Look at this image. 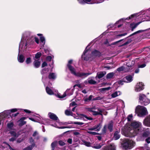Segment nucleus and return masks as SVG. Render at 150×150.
Here are the masks:
<instances>
[{
  "label": "nucleus",
  "mask_w": 150,
  "mask_h": 150,
  "mask_svg": "<svg viewBox=\"0 0 150 150\" xmlns=\"http://www.w3.org/2000/svg\"><path fill=\"white\" fill-rule=\"evenodd\" d=\"M102 150H116V146L114 144H111L108 146L103 147Z\"/></svg>",
  "instance_id": "nucleus-12"
},
{
  "label": "nucleus",
  "mask_w": 150,
  "mask_h": 150,
  "mask_svg": "<svg viewBox=\"0 0 150 150\" xmlns=\"http://www.w3.org/2000/svg\"><path fill=\"white\" fill-rule=\"evenodd\" d=\"M18 122H19V125L20 126H22L26 123L25 121H23L21 120H19Z\"/></svg>",
  "instance_id": "nucleus-39"
},
{
  "label": "nucleus",
  "mask_w": 150,
  "mask_h": 150,
  "mask_svg": "<svg viewBox=\"0 0 150 150\" xmlns=\"http://www.w3.org/2000/svg\"><path fill=\"white\" fill-rule=\"evenodd\" d=\"M49 117L51 119L54 120H57L58 118L57 116L54 113L49 112L48 114Z\"/></svg>",
  "instance_id": "nucleus-16"
},
{
  "label": "nucleus",
  "mask_w": 150,
  "mask_h": 150,
  "mask_svg": "<svg viewBox=\"0 0 150 150\" xmlns=\"http://www.w3.org/2000/svg\"><path fill=\"white\" fill-rule=\"evenodd\" d=\"M19 109H18V110H19ZM18 110V109H17L16 108H14V109H12L11 110H8L9 111H11V112H15L17 111Z\"/></svg>",
  "instance_id": "nucleus-50"
},
{
  "label": "nucleus",
  "mask_w": 150,
  "mask_h": 150,
  "mask_svg": "<svg viewBox=\"0 0 150 150\" xmlns=\"http://www.w3.org/2000/svg\"><path fill=\"white\" fill-rule=\"evenodd\" d=\"M25 59V58L23 55H18V61L21 63H23Z\"/></svg>",
  "instance_id": "nucleus-21"
},
{
  "label": "nucleus",
  "mask_w": 150,
  "mask_h": 150,
  "mask_svg": "<svg viewBox=\"0 0 150 150\" xmlns=\"http://www.w3.org/2000/svg\"><path fill=\"white\" fill-rule=\"evenodd\" d=\"M122 41V40H120L118 41H116V42L113 43L112 45L117 44V45L119 47H120L122 46V44L121 42Z\"/></svg>",
  "instance_id": "nucleus-29"
},
{
  "label": "nucleus",
  "mask_w": 150,
  "mask_h": 150,
  "mask_svg": "<svg viewBox=\"0 0 150 150\" xmlns=\"http://www.w3.org/2000/svg\"><path fill=\"white\" fill-rule=\"evenodd\" d=\"M65 114L67 115H71L72 116L73 113L70 111L66 110L65 111Z\"/></svg>",
  "instance_id": "nucleus-34"
},
{
  "label": "nucleus",
  "mask_w": 150,
  "mask_h": 150,
  "mask_svg": "<svg viewBox=\"0 0 150 150\" xmlns=\"http://www.w3.org/2000/svg\"><path fill=\"white\" fill-rule=\"evenodd\" d=\"M109 89V88H103L100 89V90L103 91H104L106 90H108Z\"/></svg>",
  "instance_id": "nucleus-60"
},
{
  "label": "nucleus",
  "mask_w": 150,
  "mask_h": 150,
  "mask_svg": "<svg viewBox=\"0 0 150 150\" xmlns=\"http://www.w3.org/2000/svg\"><path fill=\"white\" fill-rule=\"evenodd\" d=\"M140 15V14L139 13L133 14L131 15L128 18H127L126 19L125 18H122V21L124 20H129V19H132L135 17H137Z\"/></svg>",
  "instance_id": "nucleus-20"
},
{
  "label": "nucleus",
  "mask_w": 150,
  "mask_h": 150,
  "mask_svg": "<svg viewBox=\"0 0 150 150\" xmlns=\"http://www.w3.org/2000/svg\"><path fill=\"white\" fill-rule=\"evenodd\" d=\"M34 64L35 67L38 68L40 65V62L38 60H35L34 62Z\"/></svg>",
  "instance_id": "nucleus-28"
},
{
  "label": "nucleus",
  "mask_w": 150,
  "mask_h": 150,
  "mask_svg": "<svg viewBox=\"0 0 150 150\" xmlns=\"http://www.w3.org/2000/svg\"><path fill=\"white\" fill-rule=\"evenodd\" d=\"M142 22H139L137 23H132L130 24V27L131 28L132 31H133Z\"/></svg>",
  "instance_id": "nucleus-18"
},
{
  "label": "nucleus",
  "mask_w": 150,
  "mask_h": 150,
  "mask_svg": "<svg viewBox=\"0 0 150 150\" xmlns=\"http://www.w3.org/2000/svg\"><path fill=\"white\" fill-rule=\"evenodd\" d=\"M38 134V132H35L33 134V137H35Z\"/></svg>",
  "instance_id": "nucleus-61"
},
{
  "label": "nucleus",
  "mask_w": 150,
  "mask_h": 150,
  "mask_svg": "<svg viewBox=\"0 0 150 150\" xmlns=\"http://www.w3.org/2000/svg\"><path fill=\"white\" fill-rule=\"evenodd\" d=\"M40 40L41 42L42 43V45L43 46L45 44V38L44 37L41 36L40 37Z\"/></svg>",
  "instance_id": "nucleus-38"
},
{
  "label": "nucleus",
  "mask_w": 150,
  "mask_h": 150,
  "mask_svg": "<svg viewBox=\"0 0 150 150\" xmlns=\"http://www.w3.org/2000/svg\"><path fill=\"white\" fill-rule=\"evenodd\" d=\"M139 100L141 103L146 105L150 103V100L146 98L143 94H140L139 95Z\"/></svg>",
  "instance_id": "nucleus-7"
},
{
  "label": "nucleus",
  "mask_w": 150,
  "mask_h": 150,
  "mask_svg": "<svg viewBox=\"0 0 150 150\" xmlns=\"http://www.w3.org/2000/svg\"><path fill=\"white\" fill-rule=\"evenodd\" d=\"M118 131L115 132L114 134V136L113 138L115 140L118 139L120 137V136L118 134Z\"/></svg>",
  "instance_id": "nucleus-22"
},
{
  "label": "nucleus",
  "mask_w": 150,
  "mask_h": 150,
  "mask_svg": "<svg viewBox=\"0 0 150 150\" xmlns=\"http://www.w3.org/2000/svg\"><path fill=\"white\" fill-rule=\"evenodd\" d=\"M93 97V96L92 95H90L88 97V100H91L92 99V98Z\"/></svg>",
  "instance_id": "nucleus-64"
},
{
  "label": "nucleus",
  "mask_w": 150,
  "mask_h": 150,
  "mask_svg": "<svg viewBox=\"0 0 150 150\" xmlns=\"http://www.w3.org/2000/svg\"><path fill=\"white\" fill-rule=\"evenodd\" d=\"M26 62L27 64H28L31 62V59L30 57H28L27 58Z\"/></svg>",
  "instance_id": "nucleus-44"
},
{
  "label": "nucleus",
  "mask_w": 150,
  "mask_h": 150,
  "mask_svg": "<svg viewBox=\"0 0 150 150\" xmlns=\"http://www.w3.org/2000/svg\"><path fill=\"white\" fill-rule=\"evenodd\" d=\"M102 99V98L100 97H98L93 98V100H100Z\"/></svg>",
  "instance_id": "nucleus-49"
},
{
  "label": "nucleus",
  "mask_w": 150,
  "mask_h": 150,
  "mask_svg": "<svg viewBox=\"0 0 150 150\" xmlns=\"http://www.w3.org/2000/svg\"><path fill=\"white\" fill-rule=\"evenodd\" d=\"M132 115L130 114L127 117V120L128 121H130L132 118Z\"/></svg>",
  "instance_id": "nucleus-45"
},
{
  "label": "nucleus",
  "mask_w": 150,
  "mask_h": 150,
  "mask_svg": "<svg viewBox=\"0 0 150 150\" xmlns=\"http://www.w3.org/2000/svg\"><path fill=\"white\" fill-rule=\"evenodd\" d=\"M13 126V124L12 122L9 123L7 125V127L10 129H12Z\"/></svg>",
  "instance_id": "nucleus-31"
},
{
  "label": "nucleus",
  "mask_w": 150,
  "mask_h": 150,
  "mask_svg": "<svg viewBox=\"0 0 150 150\" xmlns=\"http://www.w3.org/2000/svg\"><path fill=\"white\" fill-rule=\"evenodd\" d=\"M82 143L84 145L87 146H91V143L90 142H87L84 140H82Z\"/></svg>",
  "instance_id": "nucleus-33"
},
{
  "label": "nucleus",
  "mask_w": 150,
  "mask_h": 150,
  "mask_svg": "<svg viewBox=\"0 0 150 150\" xmlns=\"http://www.w3.org/2000/svg\"><path fill=\"white\" fill-rule=\"evenodd\" d=\"M103 144H99L98 145L96 146H93V147L95 149H100L101 146L103 145Z\"/></svg>",
  "instance_id": "nucleus-40"
},
{
  "label": "nucleus",
  "mask_w": 150,
  "mask_h": 150,
  "mask_svg": "<svg viewBox=\"0 0 150 150\" xmlns=\"http://www.w3.org/2000/svg\"><path fill=\"white\" fill-rule=\"evenodd\" d=\"M57 141H54L51 144V146L52 148V150H54V148L56 147L57 144Z\"/></svg>",
  "instance_id": "nucleus-32"
},
{
  "label": "nucleus",
  "mask_w": 150,
  "mask_h": 150,
  "mask_svg": "<svg viewBox=\"0 0 150 150\" xmlns=\"http://www.w3.org/2000/svg\"><path fill=\"white\" fill-rule=\"evenodd\" d=\"M45 71H46L45 72L46 73L48 71V69H46L45 68L43 69L42 70V74H43V73H45Z\"/></svg>",
  "instance_id": "nucleus-55"
},
{
  "label": "nucleus",
  "mask_w": 150,
  "mask_h": 150,
  "mask_svg": "<svg viewBox=\"0 0 150 150\" xmlns=\"http://www.w3.org/2000/svg\"><path fill=\"white\" fill-rule=\"evenodd\" d=\"M114 73L113 72L110 73L107 75L106 78L107 79H110L112 78L114 76Z\"/></svg>",
  "instance_id": "nucleus-30"
},
{
  "label": "nucleus",
  "mask_w": 150,
  "mask_h": 150,
  "mask_svg": "<svg viewBox=\"0 0 150 150\" xmlns=\"http://www.w3.org/2000/svg\"><path fill=\"white\" fill-rule=\"evenodd\" d=\"M86 109L88 111L91 112L94 116L99 115H102V110L99 108H96L95 106L92 107L86 108Z\"/></svg>",
  "instance_id": "nucleus-5"
},
{
  "label": "nucleus",
  "mask_w": 150,
  "mask_h": 150,
  "mask_svg": "<svg viewBox=\"0 0 150 150\" xmlns=\"http://www.w3.org/2000/svg\"><path fill=\"white\" fill-rule=\"evenodd\" d=\"M16 138L15 137H12L9 139V141L11 142H13L15 140Z\"/></svg>",
  "instance_id": "nucleus-53"
},
{
  "label": "nucleus",
  "mask_w": 150,
  "mask_h": 150,
  "mask_svg": "<svg viewBox=\"0 0 150 150\" xmlns=\"http://www.w3.org/2000/svg\"><path fill=\"white\" fill-rule=\"evenodd\" d=\"M59 143L60 145L63 146L65 145V143L62 141L60 140L59 141Z\"/></svg>",
  "instance_id": "nucleus-46"
},
{
  "label": "nucleus",
  "mask_w": 150,
  "mask_h": 150,
  "mask_svg": "<svg viewBox=\"0 0 150 150\" xmlns=\"http://www.w3.org/2000/svg\"><path fill=\"white\" fill-rule=\"evenodd\" d=\"M67 142L70 144L72 143V139H71L69 138L67 140Z\"/></svg>",
  "instance_id": "nucleus-56"
},
{
  "label": "nucleus",
  "mask_w": 150,
  "mask_h": 150,
  "mask_svg": "<svg viewBox=\"0 0 150 150\" xmlns=\"http://www.w3.org/2000/svg\"><path fill=\"white\" fill-rule=\"evenodd\" d=\"M41 55V53L40 52H38L36 54L35 56V58L36 59H38L39 58Z\"/></svg>",
  "instance_id": "nucleus-41"
},
{
  "label": "nucleus",
  "mask_w": 150,
  "mask_h": 150,
  "mask_svg": "<svg viewBox=\"0 0 150 150\" xmlns=\"http://www.w3.org/2000/svg\"><path fill=\"white\" fill-rule=\"evenodd\" d=\"M102 125L101 123H99L94 126L95 130L96 131H99Z\"/></svg>",
  "instance_id": "nucleus-24"
},
{
  "label": "nucleus",
  "mask_w": 150,
  "mask_h": 150,
  "mask_svg": "<svg viewBox=\"0 0 150 150\" xmlns=\"http://www.w3.org/2000/svg\"><path fill=\"white\" fill-rule=\"evenodd\" d=\"M76 103L75 102H73L72 103H71L70 104V106H74L76 105Z\"/></svg>",
  "instance_id": "nucleus-57"
},
{
  "label": "nucleus",
  "mask_w": 150,
  "mask_h": 150,
  "mask_svg": "<svg viewBox=\"0 0 150 150\" xmlns=\"http://www.w3.org/2000/svg\"><path fill=\"white\" fill-rule=\"evenodd\" d=\"M88 83L91 84H95L96 82L93 79H89L88 80Z\"/></svg>",
  "instance_id": "nucleus-37"
},
{
  "label": "nucleus",
  "mask_w": 150,
  "mask_h": 150,
  "mask_svg": "<svg viewBox=\"0 0 150 150\" xmlns=\"http://www.w3.org/2000/svg\"><path fill=\"white\" fill-rule=\"evenodd\" d=\"M135 142L132 140L125 139L122 142V147L125 150L131 149L135 146Z\"/></svg>",
  "instance_id": "nucleus-4"
},
{
  "label": "nucleus",
  "mask_w": 150,
  "mask_h": 150,
  "mask_svg": "<svg viewBox=\"0 0 150 150\" xmlns=\"http://www.w3.org/2000/svg\"><path fill=\"white\" fill-rule=\"evenodd\" d=\"M139 18L142 20V21H150V13L144 14L140 16Z\"/></svg>",
  "instance_id": "nucleus-10"
},
{
  "label": "nucleus",
  "mask_w": 150,
  "mask_h": 150,
  "mask_svg": "<svg viewBox=\"0 0 150 150\" xmlns=\"http://www.w3.org/2000/svg\"><path fill=\"white\" fill-rule=\"evenodd\" d=\"M70 90V89H67L66 91L64 92V94L62 96L59 93H58V91L56 90L53 89L52 90L48 87H46V90L47 93L50 95H52L54 94L55 92L57 93V96L59 98H63L67 96V95L70 96L73 94V92H71L70 93H68V92Z\"/></svg>",
  "instance_id": "nucleus-2"
},
{
  "label": "nucleus",
  "mask_w": 150,
  "mask_h": 150,
  "mask_svg": "<svg viewBox=\"0 0 150 150\" xmlns=\"http://www.w3.org/2000/svg\"><path fill=\"white\" fill-rule=\"evenodd\" d=\"M146 141L148 143H150V137L146 139Z\"/></svg>",
  "instance_id": "nucleus-58"
},
{
  "label": "nucleus",
  "mask_w": 150,
  "mask_h": 150,
  "mask_svg": "<svg viewBox=\"0 0 150 150\" xmlns=\"http://www.w3.org/2000/svg\"><path fill=\"white\" fill-rule=\"evenodd\" d=\"M79 3L81 4H92L91 0H78Z\"/></svg>",
  "instance_id": "nucleus-17"
},
{
  "label": "nucleus",
  "mask_w": 150,
  "mask_h": 150,
  "mask_svg": "<svg viewBox=\"0 0 150 150\" xmlns=\"http://www.w3.org/2000/svg\"><path fill=\"white\" fill-rule=\"evenodd\" d=\"M135 112L139 117H142L145 115L147 113L146 108L144 106H138L135 109Z\"/></svg>",
  "instance_id": "nucleus-6"
},
{
  "label": "nucleus",
  "mask_w": 150,
  "mask_h": 150,
  "mask_svg": "<svg viewBox=\"0 0 150 150\" xmlns=\"http://www.w3.org/2000/svg\"><path fill=\"white\" fill-rule=\"evenodd\" d=\"M24 111L26 113H30L31 112L30 111L28 110L24 109Z\"/></svg>",
  "instance_id": "nucleus-63"
},
{
  "label": "nucleus",
  "mask_w": 150,
  "mask_h": 150,
  "mask_svg": "<svg viewBox=\"0 0 150 150\" xmlns=\"http://www.w3.org/2000/svg\"><path fill=\"white\" fill-rule=\"evenodd\" d=\"M47 63L45 62H44L42 64V67H43L47 65Z\"/></svg>",
  "instance_id": "nucleus-54"
},
{
  "label": "nucleus",
  "mask_w": 150,
  "mask_h": 150,
  "mask_svg": "<svg viewBox=\"0 0 150 150\" xmlns=\"http://www.w3.org/2000/svg\"><path fill=\"white\" fill-rule=\"evenodd\" d=\"M79 115L80 117H81V116L85 118L88 120H92L93 119L92 117H88L86 115L84 114H80Z\"/></svg>",
  "instance_id": "nucleus-26"
},
{
  "label": "nucleus",
  "mask_w": 150,
  "mask_h": 150,
  "mask_svg": "<svg viewBox=\"0 0 150 150\" xmlns=\"http://www.w3.org/2000/svg\"><path fill=\"white\" fill-rule=\"evenodd\" d=\"M74 134L76 135H80V133L78 132L75 131L74 132Z\"/></svg>",
  "instance_id": "nucleus-59"
},
{
  "label": "nucleus",
  "mask_w": 150,
  "mask_h": 150,
  "mask_svg": "<svg viewBox=\"0 0 150 150\" xmlns=\"http://www.w3.org/2000/svg\"><path fill=\"white\" fill-rule=\"evenodd\" d=\"M142 130L141 124L135 121H132L127 128V131L124 135L126 137H132L135 136Z\"/></svg>",
  "instance_id": "nucleus-1"
},
{
  "label": "nucleus",
  "mask_w": 150,
  "mask_h": 150,
  "mask_svg": "<svg viewBox=\"0 0 150 150\" xmlns=\"http://www.w3.org/2000/svg\"><path fill=\"white\" fill-rule=\"evenodd\" d=\"M120 93L119 91L118 92H115L114 93L112 94L111 95L112 97V98H114L116 97V96L120 95Z\"/></svg>",
  "instance_id": "nucleus-27"
},
{
  "label": "nucleus",
  "mask_w": 150,
  "mask_h": 150,
  "mask_svg": "<svg viewBox=\"0 0 150 150\" xmlns=\"http://www.w3.org/2000/svg\"><path fill=\"white\" fill-rule=\"evenodd\" d=\"M71 73L76 76H79L81 77H85L88 76L90 75L91 73H76L75 72V69Z\"/></svg>",
  "instance_id": "nucleus-9"
},
{
  "label": "nucleus",
  "mask_w": 150,
  "mask_h": 150,
  "mask_svg": "<svg viewBox=\"0 0 150 150\" xmlns=\"http://www.w3.org/2000/svg\"><path fill=\"white\" fill-rule=\"evenodd\" d=\"M108 129L110 130V132L112 130V123H110L108 125Z\"/></svg>",
  "instance_id": "nucleus-42"
},
{
  "label": "nucleus",
  "mask_w": 150,
  "mask_h": 150,
  "mask_svg": "<svg viewBox=\"0 0 150 150\" xmlns=\"http://www.w3.org/2000/svg\"><path fill=\"white\" fill-rule=\"evenodd\" d=\"M143 124L146 126L150 127V115L144 120Z\"/></svg>",
  "instance_id": "nucleus-14"
},
{
  "label": "nucleus",
  "mask_w": 150,
  "mask_h": 150,
  "mask_svg": "<svg viewBox=\"0 0 150 150\" xmlns=\"http://www.w3.org/2000/svg\"><path fill=\"white\" fill-rule=\"evenodd\" d=\"M146 30H139L138 31H137L136 32H135L134 33H133L132 34H131V35H129L130 36H132V35H134L136 34H137V33H141L142 32H144V31H145Z\"/></svg>",
  "instance_id": "nucleus-36"
},
{
  "label": "nucleus",
  "mask_w": 150,
  "mask_h": 150,
  "mask_svg": "<svg viewBox=\"0 0 150 150\" xmlns=\"http://www.w3.org/2000/svg\"><path fill=\"white\" fill-rule=\"evenodd\" d=\"M29 141L32 144V145L25 148L24 150H31L34 147L35 144L33 142L34 140L32 138H30L29 139Z\"/></svg>",
  "instance_id": "nucleus-13"
},
{
  "label": "nucleus",
  "mask_w": 150,
  "mask_h": 150,
  "mask_svg": "<svg viewBox=\"0 0 150 150\" xmlns=\"http://www.w3.org/2000/svg\"><path fill=\"white\" fill-rule=\"evenodd\" d=\"M56 76L54 73H51L49 74V78L50 79H54L56 78Z\"/></svg>",
  "instance_id": "nucleus-25"
},
{
  "label": "nucleus",
  "mask_w": 150,
  "mask_h": 150,
  "mask_svg": "<svg viewBox=\"0 0 150 150\" xmlns=\"http://www.w3.org/2000/svg\"><path fill=\"white\" fill-rule=\"evenodd\" d=\"M24 139L23 138H19L17 140V143H20L21 142L23 141Z\"/></svg>",
  "instance_id": "nucleus-47"
},
{
  "label": "nucleus",
  "mask_w": 150,
  "mask_h": 150,
  "mask_svg": "<svg viewBox=\"0 0 150 150\" xmlns=\"http://www.w3.org/2000/svg\"><path fill=\"white\" fill-rule=\"evenodd\" d=\"M35 40L37 44H38L39 42V40L37 38H35Z\"/></svg>",
  "instance_id": "nucleus-62"
},
{
  "label": "nucleus",
  "mask_w": 150,
  "mask_h": 150,
  "mask_svg": "<svg viewBox=\"0 0 150 150\" xmlns=\"http://www.w3.org/2000/svg\"><path fill=\"white\" fill-rule=\"evenodd\" d=\"M134 75V74H133L132 75L126 76L125 77L123 78V79H122V81H124L127 83L131 82L133 80Z\"/></svg>",
  "instance_id": "nucleus-11"
},
{
  "label": "nucleus",
  "mask_w": 150,
  "mask_h": 150,
  "mask_svg": "<svg viewBox=\"0 0 150 150\" xmlns=\"http://www.w3.org/2000/svg\"><path fill=\"white\" fill-rule=\"evenodd\" d=\"M72 62L73 61L72 60H69L67 64V67L71 73L75 69L71 65V64L72 63Z\"/></svg>",
  "instance_id": "nucleus-19"
},
{
  "label": "nucleus",
  "mask_w": 150,
  "mask_h": 150,
  "mask_svg": "<svg viewBox=\"0 0 150 150\" xmlns=\"http://www.w3.org/2000/svg\"><path fill=\"white\" fill-rule=\"evenodd\" d=\"M144 84L142 82H139L136 84L135 87V90L136 92H139L143 90L144 88Z\"/></svg>",
  "instance_id": "nucleus-8"
},
{
  "label": "nucleus",
  "mask_w": 150,
  "mask_h": 150,
  "mask_svg": "<svg viewBox=\"0 0 150 150\" xmlns=\"http://www.w3.org/2000/svg\"><path fill=\"white\" fill-rule=\"evenodd\" d=\"M106 74V72L105 71H100L98 72L97 74V75L96 77V78H98L100 79L102 78Z\"/></svg>",
  "instance_id": "nucleus-15"
},
{
  "label": "nucleus",
  "mask_w": 150,
  "mask_h": 150,
  "mask_svg": "<svg viewBox=\"0 0 150 150\" xmlns=\"http://www.w3.org/2000/svg\"><path fill=\"white\" fill-rule=\"evenodd\" d=\"M52 59V57L51 56H48L47 57L46 59L47 61H50Z\"/></svg>",
  "instance_id": "nucleus-52"
},
{
  "label": "nucleus",
  "mask_w": 150,
  "mask_h": 150,
  "mask_svg": "<svg viewBox=\"0 0 150 150\" xmlns=\"http://www.w3.org/2000/svg\"><path fill=\"white\" fill-rule=\"evenodd\" d=\"M107 126L106 125H105L102 130V133L104 134L106 133L107 130Z\"/></svg>",
  "instance_id": "nucleus-35"
},
{
  "label": "nucleus",
  "mask_w": 150,
  "mask_h": 150,
  "mask_svg": "<svg viewBox=\"0 0 150 150\" xmlns=\"http://www.w3.org/2000/svg\"><path fill=\"white\" fill-rule=\"evenodd\" d=\"M89 52V50H85L82 55V58L84 60H88L89 59L91 55L92 57H99L100 56L101 54L99 52L96 50H95L92 52L91 55L88 54Z\"/></svg>",
  "instance_id": "nucleus-3"
},
{
  "label": "nucleus",
  "mask_w": 150,
  "mask_h": 150,
  "mask_svg": "<svg viewBox=\"0 0 150 150\" xmlns=\"http://www.w3.org/2000/svg\"><path fill=\"white\" fill-rule=\"evenodd\" d=\"M10 133L12 136H13L15 138H17L19 136V134L18 133H16V132L14 131H11Z\"/></svg>",
  "instance_id": "nucleus-23"
},
{
  "label": "nucleus",
  "mask_w": 150,
  "mask_h": 150,
  "mask_svg": "<svg viewBox=\"0 0 150 150\" xmlns=\"http://www.w3.org/2000/svg\"><path fill=\"white\" fill-rule=\"evenodd\" d=\"M146 66V64H143L141 65H139L138 66V68H143Z\"/></svg>",
  "instance_id": "nucleus-51"
},
{
  "label": "nucleus",
  "mask_w": 150,
  "mask_h": 150,
  "mask_svg": "<svg viewBox=\"0 0 150 150\" xmlns=\"http://www.w3.org/2000/svg\"><path fill=\"white\" fill-rule=\"evenodd\" d=\"M88 133L90 134L94 135H96L98 134L97 132H91V131H88Z\"/></svg>",
  "instance_id": "nucleus-48"
},
{
  "label": "nucleus",
  "mask_w": 150,
  "mask_h": 150,
  "mask_svg": "<svg viewBox=\"0 0 150 150\" xmlns=\"http://www.w3.org/2000/svg\"><path fill=\"white\" fill-rule=\"evenodd\" d=\"M71 124H74L75 125H82L84 124V123L83 122H74L73 123V122L71 123Z\"/></svg>",
  "instance_id": "nucleus-43"
}]
</instances>
